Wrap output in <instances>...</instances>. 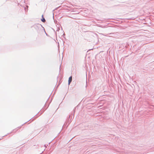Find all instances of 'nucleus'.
<instances>
[{"mask_svg":"<svg viewBox=\"0 0 154 154\" xmlns=\"http://www.w3.org/2000/svg\"><path fill=\"white\" fill-rule=\"evenodd\" d=\"M72 76H71L69 77V80H68L69 85L70 84V83L71 82V81H72Z\"/></svg>","mask_w":154,"mask_h":154,"instance_id":"1","label":"nucleus"},{"mask_svg":"<svg viewBox=\"0 0 154 154\" xmlns=\"http://www.w3.org/2000/svg\"><path fill=\"white\" fill-rule=\"evenodd\" d=\"M42 19L41 20L43 22H45V20L44 17H43V16L42 15Z\"/></svg>","mask_w":154,"mask_h":154,"instance_id":"2","label":"nucleus"}]
</instances>
